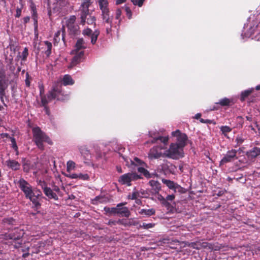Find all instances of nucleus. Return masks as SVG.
Wrapping results in <instances>:
<instances>
[{
    "mask_svg": "<svg viewBox=\"0 0 260 260\" xmlns=\"http://www.w3.org/2000/svg\"><path fill=\"white\" fill-rule=\"evenodd\" d=\"M41 102L44 104L46 101H52L56 99L57 101L64 102L69 99V95L64 94L61 89V84L59 82H54L50 91H48L47 95L45 93L44 86L43 84L39 85Z\"/></svg>",
    "mask_w": 260,
    "mask_h": 260,
    "instance_id": "f257e3e1",
    "label": "nucleus"
},
{
    "mask_svg": "<svg viewBox=\"0 0 260 260\" xmlns=\"http://www.w3.org/2000/svg\"><path fill=\"white\" fill-rule=\"evenodd\" d=\"M32 133L33 136L32 141L39 149L41 150H44V142H46L49 145L53 144V142L50 138L39 126L33 127L32 128Z\"/></svg>",
    "mask_w": 260,
    "mask_h": 260,
    "instance_id": "f03ea898",
    "label": "nucleus"
},
{
    "mask_svg": "<svg viewBox=\"0 0 260 260\" xmlns=\"http://www.w3.org/2000/svg\"><path fill=\"white\" fill-rule=\"evenodd\" d=\"M100 10L101 11V18L104 23L111 25L113 16L110 14L108 0H98Z\"/></svg>",
    "mask_w": 260,
    "mask_h": 260,
    "instance_id": "7ed1b4c3",
    "label": "nucleus"
},
{
    "mask_svg": "<svg viewBox=\"0 0 260 260\" xmlns=\"http://www.w3.org/2000/svg\"><path fill=\"white\" fill-rule=\"evenodd\" d=\"M18 230V229H16L13 232L2 235V238L4 240H11L9 243L13 245L15 248L20 247L22 243V234L19 233Z\"/></svg>",
    "mask_w": 260,
    "mask_h": 260,
    "instance_id": "20e7f679",
    "label": "nucleus"
},
{
    "mask_svg": "<svg viewBox=\"0 0 260 260\" xmlns=\"http://www.w3.org/2000/svg\"><path fill=\"white\" fill-rule=\"evenodd\" d=\"M183 149L178 144L172 143L170 144L169 148L166 150V156L173 159H178L184 156Z\"/></svg>",
    "mask_w": 260,
    "mask_h": 260,
    "instance_id": "39448f33",
    "label": "nucleus"
},
{
    "mask_svg": "<svg viewBox=\"0 0 260 260\" xmlns=\"http://www.w3.org/2000/svg\"><path fill=\"white\" fill-rule=\"evenodd\" d=\"M76 17L75 15L70 16L66 21V26L68 28L69 35L71 38H74L80 33V27L76 22Z\"/></svg>",
    "mask_w": 260,
    "mask_h": 260,
    "instance_id": "423d86ee",
    "label": "nucleus"
},
{
    "mask_svg": "<svg viewBox=\"0 0 260 260\" xmlns=\"http://www.w3.org/2000/svg\"><path fill=\"white\" fill-rule=\"evenodd\" d=\"M142 178L141 176L136 173H128L121 175L119 177L118 181L121 184H126L129 186L131 185V182L132 181L137 180Z\"/></svg>",
    "mask_w": 260,
    "mask_h": 260,
    "instance_id": "0eeeda50",
    "label": "nucleus"
},
{
    "mask_svg": "<svg viewBox=\"0 0 260 260\" xmlns=\"http://www.w3.org/2000/svg\"><path fill=\"white\" fill-rule=\"evenodd\" d=\"M18 186L23 192L25 197H29L32 193V188L31 185L23 178H20L18 181Z\"/></svg>",
    "mask_w": 260,
    "mask_h": 260,
    "instance_id": "6e6552de",
    "label": "nucleus"
},
{
    "mask_svg": "<svg viewBox=\"0 0 260 260\" xmlns=\"http://www.w3.org/2000/svg\"><path fill=\"white\" fill-rule=\"evenodd\" d=\"M172 135L177 138V142L175 143L184 148L187 144L186 142L188 139L187 135L184 133H181L178 129L173 132Z\"/></svg>",
    "mask_w": 260,
    "mask_h": 260,
    "instance_id": "1a4fd4ad",
    "label": "nucleus"
},
{
    "mask_svg": "<svg viewBox=\"0 0 260 260\" xmlns=\"http://www.w3.org/2000/svg\"><path fill=\"white\" fill-rule=\"evenodd\" d=\"M126 202L118 204L116 207V214L121 217H128L131 215V212L128 208L124 206L126 204Z\"/></svg>",
    "mask_w": 260,
    "mask_h": 260,
    "instance_id": "9d476101",
    "label": "nucleus"
},
{
    "mask_svg": "<svg viewBox=\"0 0 260 260\" xmlns=\"http://www.w3.org/2000/svg\"><path fill=\"white\" fill-rule=\"evenodd\" d=\"M237 150L235 149H232L228 151L224 156L221 159L220 162V165L225 164L231 162L235 159H237L238 158L237 157Z\"/></svg>",
    "mask_w": 260,
    "mask_h": 260,
    "instance_id": "9b49d317",
    "label": "nucleus"
},
{
    "mask_svg": "<svg viewBox=\"0 0 260 260\" xmlns=\"http://www.w3.org/2000/svg\"><path fill=\"white\" fill-rule=\"evenodd\" d=\"M162 148L160 146H154L150 149L148 153V157L151 159H157L162 156L161 150Z\"/></svg>",
    "mask_w": 260,
    "mask_h": 260,
    "instance_id": "f8f14e48",
    "label": "nucleus"
},
{
    "mask_svg": "<svg viewBox=\"0 0 260 260\" xmlns=\"http://www.w3.org/2000/svg\"><path fill=\"white\" fill-rule=\"evenodd\" d=\"M84 55V52L81 51L80 52H77L76 55L73 57L72 59L71 66L74 67L79 63L82 61Z\"/></svg>",
    "mask_w": 260,
    "mask_h": 260,
    "instance_id": "ddd939ff",
    "label": "nucleus"
},
{
    "mask_svg": "<svg viewBox=\"0 0 260 260\" xmlns=\"http://www.w3.org/2000/svg\"><path fill=\"white\" fill-rule=\"evenodd\" d=\"M43 192L45 195L49 199H53L55 201L58 200V198L55 192L53 191V190L48 186H44L43 187Z\"/></svg>",
    "mask_w": 260,
    "mask_h": 260,
    "instance_id": "4468645a",
    "label": "nucleus"
},
{
    "mask_svg": "<svg viewBox=\"0 0 260 260\" xmlns=\"http://www.w3.org/2000/svg\"><path fill=\"white\" fill-rule=\"evenodd\" d=\"M26 199L30 200L34 205V208H35L36 210L40 208L41 206L40 201L41 200L42 198L31 194L29 196V197L26 198Z\"/></svg>",
    "mask_w": 260,
    "mask_h": 260,
    "instance_id": "2eb2a0df",
    "label": "nucleus"
},
{
    "mask_svg": "<svg viewBox=\"0 0 260 260\" xmlns=\"http://www.w3.org/2000/svg\"><path fill=\"white\" fill-rule=\"evenodd\" d=\"M235 103V101L233 99H229L227 98H224L220 99L218 102L216 103V105H219L221 107L230 106Z\"/></svg>",
    "mask_w": 260,
    "mask_h": 260,
    "instance_id": "dca6fc26",
    "label": "nucleus"
},
{
    "mask_svg": "<svg viewBox=\"0 0 260 260\" xmlns=\"http://www.w3.org/2000/svg\"><path fill=\"white\" fill-rule=\"evenodd\" d=\"M6 163L7 166L13 170H18L20 168V164L15 160L9 159Z\"/></svg>",
    "mask_w": 260,
    "mask_h": 260,
    "instance_id": "f3484780",
    "label": "nucleus"
},
{
    "mask_svg": "<svg viewBox=\"0 0 260 260\" xmlns=\"http://www.w3.org/2000/svg\"><path fill=\"white\" fill-rule=\"evenodd\" d=\"M86 45L83 39H79L75 45V50L77 52H80V50L85 49Z\"/></svg>",
    "mask_w": 260,
    "mask_h": 260,
    "instance_id": "a211bd4d",
    "label": "nucleus"
},
{
    "mask_svg": "<svg viewBox=\"0 0 260 260\" xmlns=\"http://www.w3.org/2000/svg\"><path fill=\"white\" fill-rule=\"evenodd\" d=\"M149 184L152 187L153 192L158 193L161 189L160 183L157 181L151 180L149 182Z\"/></svg>",
    "mask_w": 260,
    "mask_h": 260,
    "instance_id": "6ab92c4d",
    "label": "nucleus"
},
{
    "mask_svg": "<svg viewBox=\"0 0 260 260\" xmlns=\"http://www.w3.org/2000/svg\"><path fill=\"white\" fill-rule=\"evenodd\" d=\"M162 182H163V183L166 184L170 189H173L175 191H176V189L177 188H180V186L179 185H178L176 183H175L173 181L170 180L163 179L162 180Z\"/></svg>",
    "mask_w": 260,
    "mask_h": 260,
    "instance_id": "aec40b11",
    "label": "nucleus"
},
{
    "mask_svg": "<svg viewBox=\"0 0 260 260\" xmlns=\"http://www.w3.org/2000/svg\"><path fill=\"white\" fill-rule=\"evenodd\" d=\"M254 91V88H251L241 92L240 96V100L244 102Z\"/></svg>",
    "mask_w": 260,
    "mask_h": 260,
    "instance_id": "412c9836",
    "label": "nucleus"
},
{
    "mask_svg": "<svg viewBox=\"0 0 260 260\" xmlns=\"http://www.w3.org/2000/svg\"><path fill=\"white\" fill-rule=\"evenodd\" d=\"M81 11V24L82 25H84L86 22V19L87 15L89 14V9H85L83 8L80 7Z\"/></svg>",
    "mask_w": 260,
    "mask_h": 260,
    "instance_id": "4be33fe9",
    "label": "nucleus"
},
{
    "mask_svg": "<svg viewBox=\"0 0 260 260\" xmlns=\"http://www.w3.org/2000/svg\"><path fill=\"white\" fill-rule=\"evenodd\" d=\"M59 83H60V82ZM60 84L64 86L72 85L74 84V81L70 75H65L62 79V83H60Z\"/></svg>",
    "mask_w": 260,
    "mask_h": 260,
    "instance_id": "5701e85b",
    "label": "nucleus"
},
{
    "mask_svg": "<svg viewBox=\"0 0 260 260\" xmlns=\"http://www.w3.org/2000/svg\"><path fill=\"white\" fill-rule=\"evenodd\" d=\"M260 155V148L257 147H253L251 150L248 152V155L251 158H255Z\"/></svg>",
    "mask_w": 260,
    "mask_h": 260,
    "instance_id": "b1692460",
    "label": "nucleus"
},
{
    "mask_svg": "<svg viewBox=\"0 0 260 260\" xmlns=\"http://www.w3.org/2000/svg\"><path fill=\"white\" fill-rule=\"evenodd\" d=\"M139 213L141 215H145L147 216H150L155 214V210L153 208L149 209H142L140 210Z\"/></svg>",
    "mask_w": 260,
    "mask_h": 260,
    "instance_id": "393cba45",
    "label": "nucleus"
},
{
    "mask_svg": "<svg viewBox=\"0 0 260 260\" xmlns=\"http://www.w3.org/2000/svg\"><path fill=\"white\" fill-rule=\"evenodd\" d=\"M61 32V39L63 41L64 44H66V40H65V36H66V29L65 26L62 25L60 30H58L54 35V36L56 37H60V34Z\"/></svg>",
    "mask_w": 260,
    "mask_h": 260,
    "instance_id": "a878e982",
    "label": "nucleus"
},
{
    "mask_svg": "<svg viewBox=\"0 0 260 260\" xmlns=\"http://www.w3.org/2000/svg\"><path fill=\"white\" fill-rule=\"evenodd\" d=\"M138 171L148 179L152 177V174H150L147 170L143 167H139L138 168Z\"/></svg>",
    "mask_w": 260,
    "mask_h": 260,
    "instance_id": "bb28decb",
    "label": "nucleus"
},
{
    "mask_svg": "<svg viewBox=\"0 0 260 260\" xmlns=\"http://www.w3.org/2000/svg\"><path fill=\"white\" fill-rule=\"evenodd\" d=\"M201 240H200L193 242L188 243L187 244H186V245L193 249H196L197 250H200L201 249Z\"/></svg>",
    "mask_w": 260,
    "mask_h": 260,
    "instance_id": "cd10ccee",
    "label": "nucleus"
},
{
    "mask_svg": "<svg viewBox=\"0 0 260 260\" xmlns=\"http://www.w3.org/2000/svg\"><path fill=\"white\" fill-rule=\"evenodd\" d=\"M44 43L47 47V49L45 51L44 53L46 55L47 57H49L51 54V50L52 47V43L48 41H45Z\"/></svg>",
    "mask_w": 260,
    "mask_h": 260,
    "instance_id": "c85d7f7f",
    "label": "nucleus"
},
{
    "mask_svg": "<svg viewBox=\"0 0 260 260\" xmlns=\"http://www.w3.org/2000/svg\"><path fill=\"white\" fill-rule=\"evenodd\" d=\"M2 222L5 225H14L15 224L16 220L13 217H8L4 218Z\"/></svg>",
    "mask_w": 260,
    "mask_h": 260,
    "instance_id": "c756f323",
    "label": "nucleus"
},
{
    "mask_svg": "<svg viewBox=\"0 0 260 260\" xmlns=\"http://www.w3.org/2000/svg\"><path fill=\"white\" fill-rule=\"evenodd\" d=\"M157 199L161 204L166 207H169L171 205L170 203L167 201V200L161 194H158Z\"/></svg>",
    "mask_w": 260,
    "mask_h": 260,
    "instance_id": "7c9ffc66",
    "label": "nucleus"
},
{
    "mask_svg": "<svg viewBox=\"0 0 260 260\" xmlns=\"http://www.w3.org/2000/svg\"><path fill=\"white\" fill-rule=\"evenodd\" d=\"M100 35V31L99 30H95V31L90 36L91 43L94 45L95 44L98 39V36Z\"/></svg>",
    "mask_w": 260,
    "mask_h": 260,
    "instance_id": "2f4dec72",
    "label": "nucleus"
},
{
    "mask_svg": "<svg viewBox=\"0 0 260 260\" xmlns=\"http://www.w3.org/2000/svg\"><path fill=\"white\" fill-rule=\"evenodd\" d=\"M169 138L167 137L159 136L157 138H154L151 141L152 143H156L157 141L159 140L164 144H166L168 141Z\"/></svg>",
    "mask_w": 260,
    "mask_h": 260,
    "instance_id": "473e14b6",
    "label": "nucleus"
},
{
    "mask_svg": "<svg viewBox=\"0 0 260 260\" xmlns=\"http://www.w3.org/2000/svg\"><path fill=\"white\" fill-rule=\"evenodd\" d=\"M30 163L28 160L23 159V170L24 172L28 173L30 170Z\"/></svg>",
    "mask_w": 260,
    "mask_h": 260,
    "instance_id": "72a5a7b5",
    "label": "nucleus"
},
{
    "mask_svg": "<svg viewBox=\"0 0 260 260\" xmlns=\"http://www.w3.org/2000/svg\"><path fill=\"white\" fill-rule=\"evenodd\" d=\"M104 210L107 214H108V215L116 214V207L110 208L109 207H105L104 208Z\"/></svg>",
    "mask_w": 260,
    "mask_h": 260,
    "instance_id": "f704fd0d",
    "label": "nucleus"
},
{
    "mask_svg": "<svg viewBox=\"0 0 260 260\" xmlns=\"http://www.w3.org/2000/svg\"><path fill=\"white\" fill-rule=\"evenodd\" d=\"M222 134L225 136H227V134L232 131V129L229 126H221L220 128Z\"/></svg>",
    "mask_w": 260,
    "mask_h": 260,
    "instance_id": "c9c22d12",
    "label": "nucleus"
},
{
    "mask_svg": "<svg viewBox=\"0 0 260 260\" xmlns=\"http://www.w3.org/2000/svg\"><path fill=\"white\" fill-rule=\"evenodd\" d=\"M93 3V0H84V2L81 6V8L89 9V7Z\"/></svg>",
    "mask_w": 260,
    "mask_h": 260,
    "instance_id": "e433bc0d",
    "label": "nucleus"
},
{
    "mask_svg": "<svg viewBox=\"0 0 260 260\" xmlns=\"http://www.w3.org/2000/svg\"><path fill=\"white\" fill-rule=\"evenodd\" d=\"M7 88L0 89V100L4 105L7 107V105L4 102V97L6 96V90Z\"/></svg>",
    "mask_w": 260,
    "mask_h": 260,
    "instance_id": "4c0bfd02",
    "label": "nucleus"
},
{
    "mask_svg": "<svg viewBox=\"0 0 260 260\" xmlns=\"http://www.w3.org/2000/svg\"><path fill=\"white\" fill-rule=\"evenodd\" d=\"M30 8L31 13V16H35V15H38L36 5L32 2H31L30 5Z\"/></svg>",
    "mask_w": 260,
    "mask_h": 260,
    "instance_id": "58836bf2",
    "label": "nucleus"
},
{
    "mask_svg": "<svg viewBox=\"0 0 260 260\" xmlns=\"http://www.w3.org/2000/svg\"><path fill=\"white\" fill-rule=\"evenodd\" d=\"M155 224L152 223H146L143 222L142 224H140L139 227L140 228H143L144 229H148L150 228H152L154 226Z\"/></svg>",
    "mask_w": 260,
    "mask_h": 260,
    "instance_id": "ea45409f",
    "label": "nucleus"
},
{
    "mask_svg": "<svg viewBox=\"0 0 260 260\" xmlns=\"http://www.w3.org/2000/svg\"><path fill=\"white\" fill-rule=\"evenodd\" d=\"M28 55V49L26 47H25L22 53V55L20 56L21 60L22 61H25L26 60L27 56Z\"/></svg>",
    "mask_w": 260,
    "mask_h": 260,
    "instance_id": "a19ab883",
    "label": "nucleus"
},
{
    "mask_svg": "<svg viewBox=\"0 0 260 260\" xmlns=\"http://www.w3.org/2000/svg\"><path fill=\"white\" fill-rule=\"evenodd\" d=\"M50 101H51L47 100V101H46V103H45V104H44L43 103H41V106L42 107H44V110L45 111V113L48 115H50V110H49V107L48 106V104Z\"/></svg>",
    "mask_w": 260,
    "mask_h": 260,
    "instance_id": "79ce46f5",
    "label": "nucleus"
},
{
    "mask_svg": "<svg viewBox=\"0 0 260 260\" xmlns=\"http://www.w3.org/2000/svg\"><path fill=\"white\" fill-rule=\"evenodd\" d=\"M221 245L219 244L218 243H211V246H210V250H214V251H218L221 248Z\"/></svg>",
    "mask_w": 260,
    "mask_h": 260,
    "instance_id": "37998d69",
    "label": "nucleus"
},
{
    "mask_svg": "<svg viewBox=\"0 0 260 260\" xmlns=\"http://www.w3.org/2000/svg\"><path fill=\"white\" fill-rule=\"evenodd\" d=\"M201 249H206L210 250L211 243L204 242L203 240H201Z\"/></svg>",
    "mask_w": 260,
    "mask_h": 260,
    "instance_id": "c03bdc74",
    "label": "nucleus"
},
{
    "mask_svg": "<svg viewBox=\"0 0 260 260\" xmlns=\"http://www.w3.org/2000/svg\"><path fill=\"white\" fill-rule=\"evenodd\" d=\"M8 84L6 78L0 79V89L7 88Z\"/></svg>",
    "mask_w": 260,
    "mask_h": 260,
    "instance_id": "a18cd8bd",
    "label": "nucleus"
},
{
    "mask_svg": "<svg viewBox=\"0 0 260 260\" xmlns=\"http://www.w3.org/2000/svg\"><path fill=\"white\" fill-rule=\"evenodd\" d=\"M244 141V139L241 136H237L236 138L235 141L236 142V145L235 146V147H237L241 145Z\"/></svg>",
    "mask_w": 260,
    "mask_h": 260,
    "instance_id": "49530a36",
    "label": "nucleus"
},
{
    "mask_svg": "<svg viewBox=\"0 0 260 260\" xmlns=\"http://www.w3.org/2000/svg\"><path fill=\"white\" fill-rule=\"evenodd\" d=\"M78 179L82 180H88L89 179V177L87 174H78Z\"/></svg>",
    "mask_w": 260,
    "mask_h": 260,
    "instance_id": "de8ad7c7",
    "label": "nucleus"
},
{
    "mask_svg": "<svg viewBox=\"0 0 260 260\" xmlns=\"http://www.w3.org/2000/svg\"><path fill=\"white\" fill-rule=\"evenodd\" d=\"M118 224L122 225L124 226H129L128 220L125 219H119L118 220Z\"/></svg>",
    "mask_w": 260,
    "mask_h": 260,
    "instance_id": "09e8293b",
    "label": "nucleus"
},
{
    "mask_svg": "<svg viewBox=\"0 0 260 260\" xmlns=\"http://www.w3.org/2000/svg\"><path fill=\"white\" fill-rule=\"evenodd\" d=\"M67 171L74 169L75 167V163L72 160H69L67 162Z\"/></svg>",
    "mask_w": 260,
    "mask_h": 260,
    "instance_id": "8fccbe9b",
    "label": "nucleus"
},
{
    "mask_svg": "<svg viewBox=\"0 0 260 260\" xmlns=\"http://www.w3.org/2000/svg\"><path fill=\"white\" fill-rule=\"evenodd\" d=\"M32 19L34 20V25L35 32L38 30V15L32 16Z\"/></svg>",
    "mask_w": 260,
    "mask_h": 260,
    "instance_id": "3c124183",
    "label": "nucleus"
},
{
    "mask_svg": "<svg viewBox=\"0 0 260 260\" xmlns=\"http://www.w3.org/2000/svg\"><path fill=\"white\" fill-rule=\"evenodd\" d=\"M32 194L43 198L42 192L40 189L37 188L32 189V193L31 195Z\"/></svg>",
    "mask_w": 260,
    "mask_h": 260,
    "instance_id": "603ef678",
    "label": "nucleus"
},
{
    "mask_svg": "<svg viewBox=\"0 0 260 260\" xmlns=\"http://www.w3.org/2000/svg\"><path fill=\"white\" fill-rule=\"evenodd\" d=\"M132 162L133 164H135L136 165H142L143 164H145L142 160L137 157L134 158V161H132Z\"/></svg>",
    "mask_w": 260,
    "mask_h": 260,
    "instance_id": "864d4df0",
    "label": "nucleus"
},
{
    "mask_svg": "<svg viewBox=\"0 0 260 260\" xmlns=\"http://www.w3.org/2000/svg\"><path fill=\"white\" fill-rule=\"evenodd\" d=\"M131 1L134 5L141 7L143 6L145 0H131Z\"/></svg>",
    "mask_w": 260,
    "mask_h": 260,
    "instance_id": "5fc2aeb1",
    "label": "nucleus"
},
{
    "mask_svg": "<svg viewBox=\"0 0 260 260\" xmlns=\"http://www.w3.org/2000/svg\"><path fill=\"white\" fill-rule=\"evenodd\" d=\"M11 142L12 143V148L15 150H18V147L17 146V143L14 137H10Z\"/></svg>",
    "mask_w": 260,
    "mask_h": 260,
    "instance_id": "6e6d98bb",
    "label": "nucleus"
},
{
    "mask_svg": "<svg viewBox=\"0 0 260 260\" xmlns=\"http://www.w3.org/2000/svg\"><path fill=\"white\" fill-rule=\"evenodd\" d=\"M139 196L140 194L138 191H134L131 195L128 196V199L131 200H136L139 197Z\"/></svg>",
    "mask_w": 260,
    "mask_h": 260,
    "instance_id": "4d7b16f0",
    "label": "nucleus"
},
{
    "mask_svg": "<svg viewBox=\"0 0 260 260\" xmlns=\"http://www.w3.org/2000/svg\"><path fill=\"white\" fill-rule=\"evenodd\" d=\"M95 20H96V19H95V17L94 16H90L89 18H88L87 19L86 22L88 24H92L93 23L95 24Z\"/></svg>",
    "mask_w": 260,
    "mask_h": 260,
    "instance_id": "13d9d810",
    "label": "nucleus"
},
{
    "mask_svg": "<svg viewBox=\"0 0 260 260\" xmlns=\"http://www.w3.org/2000/svg\"><path fill=\"white\" fill-rule=\"evenodd\" d=\"M93 32H92V30L91 29L87 28V29H84L83 31L82 34L84 36H87L88 37H90V36L92 35V34Z\"/></svg>",
    "mask_w": 260,
    "mask_h": 260,
    "instance_id": "bf43d9fd",
    "label": "nucleus"
},
{
    "mask_svg": "<svg viewBox=\"0 0 260 260\" xmlns=\"http://www.w3.org/2000/svg\"><path fill=\"white\" fill-rule=\"evenodd\" d=\"M122 14L121 10L120 9H118L116 10L115 12V19L119 20V22H120V17Z\"/></svg>",
    "mask_w": 260,
    "mask_h": 260,
    "instance_id": "052dcab7",
    "label": "nucleus"
},
{
    "mask_svg": "<svg viewBox=\"0 0 260 260\" xmlns=\"http://www.w3.org/2000/svg\"><path fill=\"white\" fill-rule=\"evenodd\" d=\"M128 223H129V226H132V225L136 226V225H137L139 223V222L137 220H135L131 218V219H128Z\"/></svg>",
    "mask_w": 260,
    "mask_h": 260,
    "instance_id": "680f3d73",
    "label": "nucleus"
},
{
    "mask_svg": "<svg viewBox=\"0 0 260 260\" xmlns=\"http://www.w3.org/2000/svg\"><path fill=\"white\" fill-rule=\"evenodd\" d=\"M125 10L126 13L127 17L128 19H131L132 16V13L129 7H125Z\"/></svg>",
    "mask_w": 260,
    "mask_h": 260,
    "instance_id": "e2e57ef3",
    "label": "nucleus"
},
{
    "mask_svg": "<svg viewBox=\"0 0 260 260\" xmlns=\"http://www.w3.org/2000/svg\"><path fill=\"white\" fill-rule=\"evenodd\" d=\"M1 78H6V73L3 67L0 66V79Z\"/></svg>",
    "mask_w": 260,
    "mask_h": 260,
    "instance_id": "0e129e2a",
    "label": "nucleus"
},
{
    "mask_svg": "<svg viewBox=\"0 0 260 260\" xmlns=\"http://www.w3.org/2000/svg\"><path fill=\"white\" fill-rule=\"evenodd\" d=\"M22 8H17L16 10V14L15 15L16 18H19L21 16V11H22Z\"/></svg>",
    "mask_w": 260,
    "mask_h": 260,
    "instance_id": "69168bd1",
    "label": "nucleus"
},
{
    "mask_svg": "<svg viewBox=\"0 0 260 260\" xmlns=\"http://www.w3.org/2000/svg\"><path fill=\"white\" fill-rule=\"evenodd\" d=\"M175 195L174 194H171V195H168L166 197V200H167V201L169 202V201H172L175 199Z\"/></svg>",
    "mask_w": 260,
    "mask_h": 260,
    "instance_id": "338daca9",
    "label": "nucleus"
},
{
    "mask_svg": "<svg viewBox=\"0 0 260 260\" xmlns=\"http://www.w3.org/2000/svg\"><path fill=\"white\" fill-rule=\"evenodd\" d=\"M107 224L110 226L115 225L118 224V220H109Z\"/></svg>",
    "mask_w": 260,
    "mask_h": 260,
    "instance_id": "774afa93",
    "label": "nucleus"
}]
</instances>
